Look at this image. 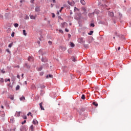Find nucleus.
Returning <instances> with one entry per match:
<instances>
[{
    "mask_svg": "<svg viewBox=\"0 0 131 131\" xmlns=\"http://www.w3.org/2000/svg\"><path fill=\"white\" fill-rule=\"evenodd\" d=\"M20 131H24V130H25L26 131L27 129H26V128L25 127V126H21L20 128Z\"/></svg>",
    "mask_w": 131,
    "mask_h": 131,
    "instance_id": "nucleus-8",
    "label": "nucleus"
},
{
    "mask_svg": "<svg viewBox=\"0 0 131 131\" xmlns=\"http://www.w3.org/2000/svg\"><path fill=\"white\" fill-rule=\"evenodd\" d=\"M17 78H18L19 79H20V75H17Z\"/></svg>",
    "mask_w": 131,
    "mask_h": 131,
    "instance_id": "nucleus-60",
    "label": "nucleus"
},
{
    "mask_svg": "<svg viewBox=\"0 0 131 131\" xmlns=\"http://www.w3.org/2000/svg\"><path fill=\"white\" fill-rule=\"evenodd\" d=\"M45 74V73H43V72H40V76H42V75H43V74Z\"/></svg>",
    "mask_w": 131,
    "mask_h": 131,
    "instance_id": "nucleus-42",
    "label": "nucleus"
},
{
    "mask_svg": "<svg viewBox=\"0 0 131 131\" xmlns=\"http://www.w3.org/2000/svg\"><path fill=\"white\" fill-rule=\"evenodd\" d=\"M20 113H21V112H17V117H19V116H20Z\"/></svg>",
    "mask_w": 131,
    "mask_h": 131,
    "instance_id": "nucleus-39",
    "label": "nucleus"
},
{
    "mask_svg": "<svg viewBox=\"0 0 131 131\" xmlns=\"http://www.w3.org/2000/svg\"><path fill=\"white\" fill-rule=\"evenodd\" d=\"M31 19H35V17L33 15H30Z\"/></svg>",
    "mask_w": 131,
    "mask_h": 131,
    "instance_id": "nucleus-35",
    "label": "nucleus"
},
{
    "mask_svg": "<svg viewBox=\"0 0 131 131\" xmlns=\"http://www.w3.org/2000/svg\"><path fill=\"white\" fill-rule=\"evenodd\" d=\"M5 82H7V81H11V79L10 78L5 79Z\"/></svg>",
    "mask_w": 131,
    "mask_h": 131,
    "instance_id": "nucleus-33",
    "label": "nucleus"
},
{
    "mask_svg": "<svg viewBox=\"0 0 131 131\" xmlns=\"http://www.w3.org/2000/svg\"><path fill=\"white\" fill-rule=\"evenodd\" d=\"M40 88L41 89H45L46 88V86L45 85H42L40 86Z\"/></svg>",
    "mask_w": 131,
    "mask_h": 131,
    "instance_id": "nucleus-38",
    "label": "nucleus"
},
{
    "mask_svg": "<svg viewBox=\"0 0 131 131\" xmlns=\"http://www.w3.org/2000/svg\"><path fill=\"white\" fill-rule=\"evenodd\" d=\"M1 72H2V73H6V71H5L4 70H2L1 71Z\"/></svg>",
    "mask_w": 131,
    "mask_h": 131,
    "instance_id": "nucleus-53",
    "label": "nucleus"
},
{
    "mask_svg": "<svg viewBox=\"0 0 131 131\" xmlns=\"http://www.w3.org/2000/svg\"><path fill=\"white\" fill-rule=\"evenodd\" d=\"M23 32L24 35H25V36L27 35V33H26V30H23Z\"/></svg>",
    "mask_w": 131,
    "mask_h": 131,
    "instance_id": "nucleus-18",
    "label": "nucleus"
},
{
    "mask_svg": "<svg viewBox=\"0 0 131 131\" xmlns=\"http://www.w3.org/2000/svg\"><path fill=\"white\" fill-rule=\"evenodd\" d=\"M121 38H122V39H124V40H125V37H124L123 35L121 36Z\"/></svg>",
    "mask_w": 131,
    "mask_h": 131,
    "instance_id": "nucleus-36",
    "label": "nucleus"
},
{
    "mask_svg": "<svg viewBox=\"0 0 131 131\" xmlns=\"http://www.w3.org/2000/svg\"><path fill=\"white\" fill-rule=\"evenodd\" d=\"M40 92V96H43V94H45V91L43 90H41Z\"/></svg>",
    "mask_w": 131,
    "mask_h": 131,
    "instance_id": "nucleus-23",
    "label": "nucleus"
},
{
    "mask_svg": "<svg viewBox=\"0 0 131 131\" xmlns=\"http://www.w3.org/2000/svg\"><path fill=\"white\" fill-rule=\"evenodd\" d=\"M72 61H73V62H76V59H75V57H73V58H72Z\"/></svg>",
    "mask_w": 131,
    "mask_h": 131,
    "instance_id": "nucleus-47",
    "label": "nucleus"
},
{
    "mask_svg": "<svg viewBox=\"0 0 131 131\" xmlns=\"http://www.w3.org/2000/svg\"><path fill=\"white\" fill-rule=\"evenodd\" d=\"M95 13L97 15H99V14H100V11H99L98 10H96L95 11Z\"/></svg>",
    "mask_w": 131,
    "mask_h": 131,
    "instance_id": "nucleus-20",
    "label": "nucleus"
},
{
    "mask_svg": "<svg viewBox=\"0 0 131 131\" xmlns=\"http://www.w3.org/2000/svg\"><path fill=\"white\" fill-rule=\"evenodd\" d=\"M68 4L70 5V6H74V2H70V1H68Z\"/></svg>",
    "mask_w": 131,
    "mask_h": 131,
    "instance_id": "nucleus-12",
    "label": "nucleus"
},
{
    "mask_svg": "<svg viewBox=\"0 0 131 131\" xmlns=\"http://www.w3.org/2000/svg\"><path fill=\"white\" fill-rule=\"evenodd\" d=\"M127 12L129 13V14H130V15H131V8L130 7L128 9Z\"/></svg>",
    "mask_w": 131,
    "mask_h": 131,
    "instance_id": "nucleus-26",
    "label": "nucleus"
},
{
    "mask_svg": "<svg viewBox=\"0 0 131 131\" xmlns=\"http://www.w3.org/2000/svg\"><path fill=\"white\" fill-rule=\"evenodd\" d=\"M92 104L96 107H98V103H97L96 102H93Z\"/></svg>",
    "mask_w": 131,
    "mask_h": 131,
    "instance_id": "nucleus-17",
    "label": "nucleus"
},
{
    "mask_svg": "<svg viewBox=\"0 0 131 131\" xmlns=\"http://www.w3.org/2000/svg\"><path fill=\"white\" fill-rule=\"evenodd\" d=\"M84 111H85V108H81L80 112H79L80 115H81V112H84Z\"/></svg>",
    "mask_w": 131,
    "mask_h": 131,
    "instance_id": "nucleus-7",
    "label": "nucleus"
},
{
    "mask_svg": "<svg viewBox=\"0 0 131 131\" xmlns=\"http://www.w3.org/2000/svg\"><path fill=\"white\" fill-rule=\"evenodd\" d=\"M93 33H94L93 31H90L89 33H88L89 35H92Z\"/></svg>",
    "mask_w": 131,
    "mask_h": 131,
    "instance_id": "nucleus-21",
    "label": "nucleus"
},
{
    "mask_svg": "<svg viewBox=\"0 0 131 131\" xmlns=\"http://www.w3.org/2000/svg\"><path fill=\"white\" fill-rule=\"evenodd\" d=\"M25 123H26V120H25L23 122H21L22 124H24Z\"/></svg>",
    "mask_w": 131,
    "mask_h": 131,
    "instance_id": "nucleus-50",
    "label": "nucleus"
},
{
    "mask_svg": "<svg viewBox=\"0 0 131 131\" xmlns=\"http://www.w3.org/2000/svg\"><path fill=\"white\" fill-rule=\"evenodd\" d=\"M14 27L17 28L18 27V26H19V24H18L17 23H15L14 24Z\"/></svg>",
    "mask_w": 131,
    "mask_h": 131,
    "instance_id": "nucleus-27",
    "label": "nucleus"
},
{
    "mask_svg": "<svg viewBox=\"0 0 131 131\" xmlns=\"http://www.w3.org/2000/svg\"><path fill=\"white\" fill-rule=\"evenodd\" d=\"M82 10H83V11H84V12H86V9H85V8H83Z\"/></svg>",
    "mask_w": 131,
    "mask_h": 131,
    "instance_id": "nucleus-54",
    "label": "nucleus"
},
{
    "mask_svg": "<svg viewBox=\"0 0 131 131\" xmlns=\"http://www.w3.org/2000/svg\"><path fill=\"white\" fill-rule=\"evenodd\" d=\"M1 114H2L1 116H2V117H5V113H4V112H1Z\"/></svg>",
    "mask_w": 131,
    "mask_h": 131,
    "instance_id": "nucleus-30",
    "label": "nucleus"
},
{
    "mask_svg": "<svg viewBox=\"0 0 131 131\" xmlns=\"http://www.w3.org/2000/svg\"><path fill=\"white\" fill-rule=\"evenodd\" d=\"M0 19L4 20V15L0 14Z\"/></svg>",
    "mask_w": 131,
    "mask_h": 131,
    "instance_id": "nucleus-41",
    "label": "nucleus"
},
{
    "mask_svg": "<svg viewBox=\"0 0 131 131\" xmlns=\"http://www.w3.org/2000/svg\"><path fill=\"white\" fill-rule=\"evenodd\" d=\"M48 43L50 44V46H51V45H52L53 42H52L51 41H49Z\"/></svg>",
    "mask_w": 131,
    "mask_h": 131,
    "instance_id": "nucleus-48",
    "label": "nucleus"
},
{
    "mask_svg": "<svg viewBox=\"0 0 131 131\" xmlns=\"http://www.w3.org/2000/svg\"><path fill=\"white\" fill-rule=\"evenodd\" d=\"M79 40H80V43H84L85 42V40L83 37L79 38Z\"/></svg>",
    "mask_w": 131,
    "mask_h": 131,
    "instance_id": "nucleus-3",
    "label": "nucleus"
},
{
    "mask_svg": "<svg viewBox=\"0 0 131 131\" xmlns=\"http://www.w3.org/2000/svg\"><path fill=\"white\" fill-rule=\"evenodd\" d=\"M31 59H32V57H31V56H29L28 58V61H30Z\"/></svg>",
    "mask_w": 131,
    "mask_h": 131,
    "instance_id": "nucleus-44",
    "label": "nucleus"
},
{
    "mask_svg": "<svg viewBox=\"0 0 131 131\" xmlns=\"http://www.w3.org/2000/svg\"><path fill=\"white\" fill-rule=\"evenodd\" d=\"M65 31L66 32H69V30H68V29H65Z\"/></svg>",
    "mask_w": 131,
    "mask_h": 131,
    "instance_id": "nucleus-56",
    "label": "nucleus"
},
{
    "mask_svg": "<svg viewBox=\"0 0 131 131\" xmlns=\"http://www.w3.org/2000/svg\"><path fill=\"white\" fill-rule=\"evenodd\" d=\"M10 99H11V100H14V97H10Z\"/></svg>",
    "mask_w": 131,
    "mask_h": 131,
    "instance_id": "nucleus-62",
    "label": "nucleus"
},
{
    "mask_svg": "<svg viewBox=\"0 0 131 131\" xmlns=\"http://www.w3.org/2000/svg\"><path fill=\"white\" fill-rule=\"evenodd\" d=\"M108 15L110 16V17H111L112 18L114 17V13L113 12L108 11Z\"/></svg>",
    "mask_w": 131,
    "mask_h": 131,
    "instance_id": "nucleus-4",
    "label": "nucleus"
},
{
    "mask_svg": "<svg viewBox=\"0 0 131 131\" xmlns=\"http://www.w3.org/2000/svg\"><path fill=\"white\" fill-rule=\"evenodd\" d=\"M11 36H12V37H14V36H15V32H12Z\"/></svg>",
    "mask_w": 131,
    "mask_h": 131,
    "instance_id": "nucleus-34",
    "label": "nucleus"
},
{
    "mask_svg": "<svg viewBox=\"0 0 131 131\" xmlns=\"http://www.w3.org/2000/svg\"><path fill=\"white\" fill-rule=\"evenodd\" d=\"M112 20H113V22H114V24H115L117 23L118 20V17L116 16H114L112 18Z\"/></svg>",
    "mask_w": 131,
    "mask_h": 131,
    "instance_id": "nucleus-1",
    "label": "nucleus"
},
{
    "mask_svg": "<svg viewBox=\"0 0 131 131\" xmlns=\"http://www.w3.org/2000/svg\"><path fill=\"white\" fill-rule=\"evenodd\" d=\"M63 9H64L63 7H61L60 9L59 10L60 13H61V12H62V11H63Z\"/></svg>",
    "mask_w": 131,
    "mask_h": 131,
    "instance_id": "nucleus-43",
    "label": "nucleus"
},
{
    "mask_svg": "<svg viewBox=\"0 0 131 131\" xmlns=\"http://www.w3.org/2000/svg\"><path fill=\"white\" fill-rule=\"evenodd\" d=\"M88 16H89V17H90V18H93V17H94V16H95V12L89 13L88 14Z\"/></svg>",
    "mask_w": 131,
    "mask_h": 131,
    "instance_id": "nucleus-6",
    "label": "nucleus"
},
{
    "mask_svg": "<svg viewBox=\"0 0 131 131\" xmlns=\"http://www.w3.org/2000/svg\"><path fill=\"white\" fill-rule=\"evenodd\" d=\"M58 19H62V17H61L60 16H58Z\"/></svg>",
    "mask_w": 131,
    "mask_h": 131,
    "instance_id": "nucleus-64",
    "label": "nucleus"
},
{
    "mask_svg": "<svg viewBox=\"0 0 131 131\" xmlns=\"http://www.w3.org/2000/svg\"><path fill=\"white\" fill-rule=\"evenodd\" d=\"M119 15L120 16V19H121V17H122V14L121 13H119Z\"/></svg>",
    "mask_w": 131,
    "mask_h": 131,
    "instance_id": "nucleus-49",
    "label": "nucleus"
},
{
    "mask_svg": "<svg viewBox=\"0 0 131 131\" xmlns=\"http://www.w3.org/2000/svg\"><path fill=\"white\" fill-rule=\"evenodd\" d=\"M6 51V52H7V53L11 54V51H10V50L9 49H7Z\"/></svg>",
    "mask_w": 131,
    "mask_h": 131,
    "instance_id": "nucleus-40",
    "label": "nucleus"
},
{
    "mask_svg": "<svg viewBox=\"0 0 131 131\" xmlns=\"http://www.w3.org/2000/svg\"><path fill=\"white\" fill-rule=\"evenodd\" d=\"M66 24H67V23H66V22H64L63 24H62V27L64 28V27H65Z\"/></svg>",
    "mask_w": 131,
    "mask_h": 131,
    "instance_id": "nucleus-28",
    "label": "nucleus"
},
{
    "mask_svg": "<svg viewBox=\"0 0 131 131\" xmlns=\"http://www.w3.org/2000/svg\"><path fill=\"white\" fill-rule=\"evenodd\" d=\"M49 77L50 78H53V75L49 74L46 76V78H49Z\"/></svg>",
    "mask_w": 131,
    "mask_h": 131,
    "instance_id": "nucleus-14",
    "label": "nucleus"
},
{
    "mask_svg": "<svg viewBox=\"0 0 131 131\" xmlns=\"http://www.w3.org/2000/svg\"><path fill=\"white\" fill-rule=\"evenodd\" d=\"M35 12H40V8L39 7H36L35 8Z\"/></svg>",
    "mask_w": 131,
    "mask_h": 131,
    "instance_id": "nucleus-10",
    "label": "nucleus"
},
{
    "mask_svg": "<svg viewBox=\"0 0 131 131\" xmlns=\"http://www.w3.org/2000/svg\"><path fill=\"white\" fill-rule=\"evenodd\" d=\"M30 115L32 117V115H31V112H29L28 114H27L28 116H29Z\"/></svg>",
    "mask_w": 131,
    "mask_h": 131,
    "instance_id": "nucleus-46",
    "label": "nucleus"
},
{
    "mask_svg": "<svg viewBox=\"0 0 131 131\" xmlns=\"http://www.w3.org/2000/svg\"><path fill=\"white\" fill-rule=\"evenodd\" d=\"M83 46H84V47L85 48V49H88V48H89V44H84Z\"/></svg>",
    "mask_w": 131,
    "mask_h": 131,
    "instance_id": "nucleus-22",
    "label": "nucleus"
},
{
    "mask_svg": "<svg viewBox=\"0 0 131 131\" xmlns=\"http://www.w3.org/2000/svg\"><path fill=\"white\" fill-rule=\"evenodd\" d=\"M20 101H23V100H25V97L24 96H23L20 98Z\"/></svg>",
    "mask_w": 131,
    "mask_h": 131,
    "instance_id": "nucleus-29",
    "label": "nucleus"
},
{
    "mask_svg": "<svg viewBox=\"0 0 131 131\" xmlns=\"http://www.w3.org/2000/svg\"><path fill=\"white\" fill-rule=\"evenodd\" d=\"M81 99H82V100H84L85 99V96L83 94L81 97Z\"/></svg>",
    "mask_w": 131,
    "mask_h": 131,
    "instance_id": "nucleus-24",
    "label": "nucleus"
},
{
    "mask_svg": "<svg viewBox=\"0 0 131 131\" xmlns=\"http://www.w3.org/2000/svg\"><path fill=\"white\" fill-rule=\"evenodd\" d=\"M91 39H92L91 41H89V43H91L92 42V40H94V38L92 37Z\"/></svg>",
    "mask_w": 131,
    "mask_h": 131,
    "instance_id": "nucleus-51",
    "label": "nucleus"
},
{
    "mask_svg": "<svg viewBox=\"0 0 131 131\" xmlns=\"http://www.w3.org/2000/svg\"><path fill=\"white\" fill-rule=\"evenodd\" d=\"M3 82H4V79L0 78V84L3 83Z\"/></svg>",
    "mask_w": 131,
    "mask_h": 131,
    "instance_id": "nucleus-32",
    "label": "nucleus"
},
{
    "mask_svg": "<svg viewBox=\"0 0 131 131\" xmlns=\"http://www.w3.org/2000/svg\"><path fill=\"white\" fill-rule=\"evenodd\" d=\"M16 91H19L20 90V85H17L15 88Z\"/></svg>",
    "mask_w": 131,
    "mask_h": 131,
    "instance_id": "nucleus-19",
    "label": "nucleus"
},
{
    "mask_svg": "<svg viewBox=\"0 0 131 131\" xmlns=\"http://www.w3.org/2000/svg\"><path fill=\"white\" fill-rule=\"evenodd\" d=\"M13 46V42H11L10 44L8 45V47L9 48H12V46Z\"/></svg>",
    "mask_w": 131,
    "mask_h": 131,
    "instance_id": "nucleus-37",
    "label": "nucleus"
},
{
    "mask_svg": "<svg viewBox=\"0 0 131 131\" xmlns=\"http://www.w3.org/2000/svg\"><path fill=\"white\" fill-rule=\"evenodd\" d=\"M39 106L41 110H45V108L42 107V102L39 103Z\"/></svg>",
    "mask_w": 131,
    "mask_h": 131,
    "instance_id": "nucleus-13",
    "label": "nucleus"
},
{
    "mask_svg": "<svg viewBox=\"0 0 131 131\" xmlns=\"http://www.w3.org/2000/svg\"><path fill=\"white\" fill-rule=\"evenodd\" d=\"M99 24H105V22L100 21L99 22Z\"/></svg>",
    "mask_w": 131,
    "mask_h": 131,
    "instance_id": "nucleus-45",
    "label": "nucleus"
},
{
    "mask_svg": "<svg viewBox=\"0 0 131 131\" xmlns=\"http://www.w3.org/2000/svg\"><path fill=\"white\" fill-rule=\"evenodd\" d=\"M42 70V67H40V68H38L37 69L38 71H41Z\"/></svg>",
    "mask_w": 131,
    "mask_h": 131,
    "instance_id": "nucleus-25",
    "label": "nucleus"
},
{
    "mask_svg": "<svg viewBox=\"0 0 131 131\" xmlns=\"http://www.w3.org/2000/svg\"><path fill=\"white\" fill-rule=\"evenodd\" d=\"M70 46L71 48H74V47H75V45H74V43L72 42H70Z\"/></svg>",
    "mask_w": 131,
    "mask_h": 131,
    "instance_id": "nucleus-16",
    "label": "nucleus"
},
{
    "mask_svg": "<svg viewBox=\"0 0 131 131\" xmlns=\"http://www.w3.org/2000/svg\"><path fill=\"white\" fill-rule=\"evenodd\" d=\"M23 118H24V119H27V116H25L23 117Z\"/></svg>",
    "mask_w": 131,
    "mask_h": 131,
    "instance_id": "nucleus-58",
    "label": "nucleus"
},
{
    "mask_svg": "<svg viewBox=\"0 0 131 131\" xmlns=\"http://www.w3.org/2000/svg\"><path fill=\"white\" fill-rule=\"evenodd\" d=\"M33 2H34V0H31V3H32V4H33Z\"/></svg>",
    "mask_w": 131,
    "mask_h": 131,
    "instance_id": "nucleus-63",
    "label": "nucleus"
},
{
    "mask_svg": "<svg viewBox=\"0 0 131 131\" xmlns=\"http://www.w3.org/2000/svg\"><path fill=\"white\" fill-rule=\"evenodd\" d=\"M30 128L31 129H33V125H31Z\"/></svg>",
    "mask_w": 131,
    "mask_h": 131,
    "instance_id": "nucleus-57",
    "label": "nucleus"
},
{
    "mask_svg": "<svg viewBox=\"0 0 131 131\" xmlns=\"http://www.w3.org/2000/svg\"><path fill=\"white\" fill-rule=\"evenodd\" d=\"M80 3L83 5V6L85 5V1H84V0H80Z\"/></svg>",
    "mask_w": 131,
    "mask_h": 131,
    "instance_id": "nucleus-15",
    "label": "nucleus"
},
{
    "mask_svg": "<svg viewBox=\"0 0 131 131\" xmlns=\"http://www.w3.org/2000/svg\"><path fill=\"white\" fill-rule=\"evenodd\" d=\"M41 61L44 62V63H47V62H48V59L46 58H42Z\"/></svg>",
    "mask_w": 131,
    "mask_h": 131,
    "instance_id": "nucleus-11",
    "label": "nucleus"
},
{
    "mask_svg": "<svg viewBox=\"0 0 131 131\" xmlns=\"http://www.w3.org/2000/svg\"><path fill=\"white\" fill-rule=\"evenodd\" d=\"M24 67L27 68V69H30V64L27 63H25L24 65Z\"/></svg>",
    "mask_w": 131,
    "mask_h": 131,
    "instance_id": "nucleus-5",
    "label": "nucleus"
},
{
    "mask_svg": "<svg viewBox=\"0 0 131 131\" xmlns=\"http://www.w3.org/2000/svg\"><path fill=\"white\" fill-rule=\"evenodd\" d=\"M90 26L91 27H95V24L94 23L90 24Z\"/></svg>",
    "mask_w": 131,
    "mask_h": 131,
    "instance_id": "nucleus-31",
    "label": "nucleus"
},
{
    "mask_svg": "<svg viewBox=\"0 0 131 131\" xmlns=\"http://www.w3.org/2000/svg\"><path fill=\"white\" fill-rule=\"evenodd\" d=\"M59 32H61V33H62V34H63V30H59Z\"/></svg>",
    "mask_w": 131,
    "mask_h": 131,
    "instance_id": "nucleus-55",
    "label": "nucleus"
},
{
    "mask_svg": "<svg viewBox=\"0 0 131 131\" xmlns=\"http://www.w3.org/2000/svg\"><path fill=\"white\" fill-rule=\"evenodd\" d=\"M76 10H78V9L76 8V7H74V12H76Z\"/></svg>",
    "mask_w": 131,
    "mask_h": 131,
    "instance_id": "nucleus-59",
    "label": "nucleus"
},
{
    "mask_svg": "<svg viewBox=\"0 0 131 131\" xmlns=\"http://www.w3.org/2000/svg\"><path fill=\"white\" fill-rule=\"evenodd\" d=\"M42 38H43L42 37H39V40L41 41V39H42Z\"/></svg>",
    "mask_w": 131,
    "mask_h": 131,
    "instance_id": "nucleus-61",
    "label": "nucleus"
},
{
    "mask_svg": "<svg viewBox=\"0 0 131 131\" xmlns=\"http://www.w3.org/2000/svg\"><path fill=\"white\" fill-rule=\"evenodd\" d=\"M56 17V15L54 14V13H52V18H55Z\"/></svg>",
    "mask_w": 131,
    "mask_h": 131,
    "instance_id": "nucleus-52",
    "label": "nucleus"
},
{
    "mask_svg": "<svg viewBox=\"0 0 131 131\" xmlns=\"http://www.w3.org/2000/svg\"><path fill=\"white\" fill-rule=\"evenodd\" d=\"M32 123L34 124V125H37L38 124V121L36 120H33Z\"/></svg>",
    "mask_w": 131,
    "mask_h": 131,
    "instance_id": "nucleus-9",
    "label": "nucleus"
},
{
    "mask_svg": "<svg viewBox=\"0 0 131 131\" xmlns=\"http://www.w3.org/2000/svg\"><path fill=\"white\" fill-rule=\"evenodd\" d=\"M81 18V13H78L77 16L75 17L76 20H80Z\"/></svg>",
    "mask_w": 131,
    "mask_h": 131,
    "instance_id": "nucleus-2",
    "label": "nucleus"
}]
</instances>
